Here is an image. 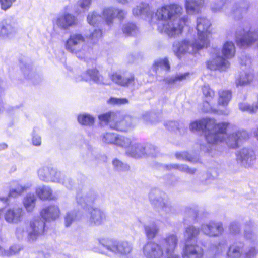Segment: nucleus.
I'll use <instances>...</instances> for the list:
<instances>
[{
  "label": "nucleus",
  "instance_id": "f257e3e1",
  "mask_svg": "<svg viewBox=\"0 0 258 258\" xmlns=\"http://www.w3.org/2000/svg\"><path fill=\"white\" fill-rule=\"evenodd\" d=\"M182 8L177 4L163 6L157 10L155 15L157 19L162 21L158 24V30L170 37H175L181 34L186 19L180 18Z\"/></svg>",
  "mask_w": 258,
  "mask_h": 258
},
{
  "label": "nucleus",
  "instance_id": "f03ea898",
  "mask_svg": "<svg viewBox=\"0 0 258 258\" xmlns=\"http://www.w3.org/2000/svg\"><path fill=\"white\" fill-rule=\"evenodd\" d=\"M227 125L225 122L217 123L213 119L206 118L191 122L189 128L192 131L205 130V136L207 144L213 145L225 140Z\"/></svg>",
  "mask_w": 258,
  "mask_h": 258
},
{
  "label": "nucleus",
  "instance_id": "7ed1b4c3",
  "mask_svg": "<svg viewBox=\"0 0 258 258\" xmlns=\"http://www.w3.org/2000/svg\"><path fill=\"white\" fill-rule=\"evenodd\" d=\"M177 236L169 234L158 242L147 243L143 248V253L146 258H162L165 253L173 252L177 244Z\"/></svg>",
  "mask_w": 258,
  "mask_h": 258
},
{
  "label": "nucleus",
  "instance_id": "20e7f679",
  "mask_svg": "<svg viewBox=\"0 0 258 258\" xmlns=\"http://www.w3.org/2000/svg\"><path fill=\"white\" fill-rule=\"evenodd\" d=\"M96 199V195L92 191H81L76 196V201L79 205L84 208H88L90 215V222L95 225H99L106 220V215L102 209L91 207Z\"/></svg>",
  "mask_w": 258,
  "mask_h": 258
},
{
  "label": "nucleus",
  "instance_id": "39448f33",
  "mask_svg": "<svg viewBox=\"0 0 258 258\" xmlns=\"http://www.w3.org/2000/svg\"><path fill=\"white\" fill-rule=\"evenodd\" d=\"M101 121L107 122L110 127L120 132H128L134 127L131 116L121 117L119 113L107 112L99 116Z\"/></svg>",
  "mask_w": 258,
  "mask_h": 258
},
{
  "label": "nucleus",
  "instance_id": "423d86ee",
  "mask_svg": "<svg viewBox=\"0 0 258 258\" xmlns=\"http://www.w3.org/2000/svg\"><path fill=\"white\" fill-rule=\"evenodd\" d=\"M98 240L106 250L114 254L127 256L133 250L132 244L126 240L118 241L108 237H100Z\"/></svg>",
  "mask_w": 258,
  "mask_h": 258
},
{
  "label": "nucleus",
  "instance_id": "0eeeda50",
  "mask_svg": "<svg viewBox=\"0 0 258 258\" xmlns=\"http://www.w3.org/2000/svg\"><path fill=\"white\" fill-rule=\"evenodd\" d=\"M210 26L211 23L207 18L199 17L197 19L198 38L195 41L194 47L198 49H202L207 48L209 45Z\"/></svg>",
  "mask_w": 258,
  "mask_h": 258
},
{
  "label": "nucleus",
  "instance_id": "6e6552de",
  "mask_svg": "<svg viewBox=\"0 0 258 258\" xmlns=\"http://www.w3.org/2000/svg\"><path fill=\"white\" fill-rule=\"evenodd\" d=\"M37 173L39 179L42 181L61 183L68 188H71L72 185V182L70 179H64L63 174L51 168L42 167L39 169Z\"/></svg>",
  "mask_w": 258,
  "mask_h": 258
},
{
  "label": "nucleus",
  "instance_id": "1a4fd4ad",
  "mask_svg": "<svg viewBox=\"0 0 258 258\" xmlns=\"http://www.w3.org/2000/svg\"><path fill=\"white\" fill-rule=\"evenodd\" d=\"M151 203L162 215L170 214L173 212L174 209L168 200L162 196V193L158 190H153L149 194Z\"/></svg>",
  "mask_w": 258,
  "mask_h": 258
},
{
  "label": "nucleus",
  "instance_id": "9d476101",
  "mask_svg": "<svg viewBox=\"0 0 258 258\" xmlns=\"http://www.w3.org/2000/svg\"><path fill=\"white\" fill-rule=\"evenodd\" d=\"M85 37L81 34H72L66 43V48L78 57L82 59L85 54Z\"/></svg>",
  "mask_w": 258,
  "mask_h": 258
},
{
  "label": "nucleus",
  "instance_id": "9b49d317",
  "mask_svg": "<svg viewBox=\"0 0 258 258\" xmlns=\"http://www.w3.org/2000/svg\"><path fill=\"white\" fill-rule=\"evenodd\" d=\"M45 223L40 218L33 219L30 223V228L27 231V239L29 242L35 241L38 237L44 232Z\"/></svg>",
  "mask_w": 258,
  "mask_h": 258
},
{
  "label": "nucleus",
  "instance_id": "f8f14e48",
  "mask_svg": "<svg viewBox=\"0 0 258 258\" xmlns=\"http://www.w3.org/2000/svg\"><path fill=\"white\" fill-rule=\"evenodd\" d=\"M25 212L22 208L15 207L5 209L4 219L10 224H17L23 220Z\"/></svg>",
  "mask_w": 258,
  "mask_h": 258
},
{
  "label": "nucleus",
  "instance_id": "ddd939ff",
  "mask_svg": "<svg viewBox=\"0 0 258 258\" xmlns=\"http://www.w3.org/2000/svg\"><path fill=\"white\" fill-rule=\"evenodd\" d=\"M17 28L14 22L5 19L0 22V38L11 39L17 33Z\"/></svg>",
  "mask_w": 258,
  "mask_h": 258
},
{
  "label": "nucleus",
  "instance_id": "4468645a",
  "mask_svg": "<svg viewBox=\"0 0 258 258\" xmlns=\"http://www.w3.org/2000/svg\"><path fill=\"white\" fill-rule=\"evenodd\" d=\"M237 161L246 168L252 167L256 161V155L252 150L244 148L237 155Z\"/></svg>",
  "mask_w": 258,
  "mask_h": 258
},
{
  "label": "nucleus",
  "instance_id": "2eb2a0df",
  "mask_svg": "<svg viewBox=\"0 0 258 258\" xmlns=\"http://www.w3.org/2000/svg\"><path fill=\"white\" fill-rule=\"evenodd\" d=\"M194 44L195 42L191 44L186 40L175 42L173 45L172 50L177 57H180L186 53H191L195 50H199V49L194 47Z\"/></svg>",
  "mask_w": 258,
  "mask_h": 258
},
{
  "label": "nucleus",
  "instance_id": "dca6fc26",
  "mask_svg": "<svg viewBox=\"0 0 258 258\" xmlns=\"http://www.w3.org/2000/svg\"><path fill=\"white\" fill-rule=\"evenodd\" d=\"M146 145L135 140L130 147L126 150V154L135 158H139L145 156L146 155H153V152H146Z\"/></svg>",
  "mask_w": 258,
  "mask_h": 258
},
{
  "label": "nucleus",
  "instance_id": "f3484780",
  "mask_svg": "<svg viewBox=\"0 0 258 258\" xmlns=\"http://www.w3.org/2000/svg\"><path fill=\"white\" fill-rule=\"evenodd\" d=\"M201 229L204 234L211 237L218 236L223 231L222 224L220 222H209L203 224Z\"/></svg>",
  "mask_w": 258,
  "mask_h": 258
},
{
  "label": "nucleus",
  "instance_id": "a211bd4d",
  "mask_svg": "<svg viewBox=\"0 0 258 258\" xmlns=\"http://www.w3.org/2000/svg\"><path fill=\"white\" fill-rule=\"evenodd\" d=\"M83 79L85 81H92L99 84L110 85L108 79H105L95 68L88 69L83 75Z\"/></svg>",
  "mask_w": 258,
  "mask_h": 258
},
{
  "label": "nucleus",
  "instance_id": "6ab92c4d",
  "mask_svg": "<svg viewBox=\"0 0 258 258\" xmlns=\"http://www.w3.org/2000/svg\"><path fill=\"white\" fill-rule=\"evenodd\" d=\"M110 77L114 83L121 86L128 87L134 84L135 77L132 74L115 72Z\"/></svg>",
  "mask_w": 258,
  "mask_h": 258
},
{
  "label": "nucleus",
  "instance_id": "aec40b11",
  "mask_svg": "<svg viewBox=\"0 0 258 258\" xmlns=\"http://www.w3.org/2000/svg\"><path fill=\"white\" fill-rule=\"evenodd\" d=\"M204 249L197 244L185 243L183 249L182 256L183 258H202Z\"/></svg>",
  "mask_w": 258,
  "mask_h": 258
},
{
  "label": "nucleus",
  "instance_id": "412c9836",
  "mask_svg": "<svg viewBox=\"0 0 258 258\" xmlns=\"http://www.w3.org/2000/svg\"><path fill=\"white\" fill-rule=\"evenodd\" d=\"M202 92L205 97L204 111L215 110L213 106V100L215 96L214 91L208 85H204L202 88Z\"/></svg>",
  "mask_w": 258,
  "mask_h": 258
},
{
  "label": "nucleus",
  "instance_id": "4be33fe9",
  "mask_svg": "<svg viewBox=\"0 0 258 258\" xmlns=\"http://www.w3.org/2000/svg\"><path fill=\"white\" fill-rule=\"evenodd\" d=\"M207 67L211 70L226 71L230 66L229 61L221 56H217L207 62Z\"/></svg>",
  "mask_w": 258,
  "mask_h": 258
},
{
  "label": "nucleus",
  "instance_id": "5701e85b",
  "mask_svg": "<svg viewBox=\"0 0 258 258\" xmlns=\"http://www.w3.org/2000/svg\"><path fill=\"white\" fill-rule=\"evenodd\" d=\"M125 13L120 10L115 8H106L103 11V17L108 25L113 22V19L116 17L119 19L123 18Z\"/></svg>",
  "mask_w": 258,
  "mask_h": 258
},
{
  "label": "nucleus",
  "instance_id": "b1692460",
  "mask_svg": "<svg viewBox=\"0 0 258 258\" xmlns=\"http://www.w3.org/2000/svg\"><path fill=\"white\" fill-rule=\"evenodd\" d=\"M60 211L56 206H50L44 208L41 212L42 217L46 221L53 220L59 217Z\"/></svg>",
  "mask_w": 258,
  "mask_h": 258
},
{
  "label": "nucleus",
  "instance_id": "393cba45",
  "mask_svg": "<svg viewBox=\"0 0 258 258\" xmlns=\"http://www.w3.org/2000/svg\"><path fill=\"white\" fill-rule=\"evenodd\" d=\"M246 137L247 133L245 132L238 131L229 135L226 142L230 148H236L238 146L239 142Z\"/></svg>",
  "mask_w": 258,
  "mask_h": 258
},
{
  "label": "nucleus",
  "instance_id": "a878e982",
  "mask_svg": "<svg viewBox=\"0 0 258 258\" xmlns=\"http://www.w3.org/2000/svg\"><path fill=\"white\" fill-rule=\"evenodd\" d=\"M244 245L236 243L231 245L226 253V258H243Z\"/></svg>",
  "mask_w": 258,
  "mask_h": 258
},
{
  "label": "nucleus",
  "instance_id": "bb28decb",
  "mask_svg": "<svg viewBox=\"0 0 258 258\" xmlns=\"http://www.w3.org/2000/svg\"><path fill=\"white\" fill-rule=\"evenodd\" d=\"M76 23V19L70 14H65L58 18L56 21V25L60 28L67 29Z\"/></svg>",
  "mask_w": 258,
  "mask_h": 258
},
{
  "label": "nucleus",
  "instance_id": "cd10ccee",
  "mask_svg": "<svg viewBox=\"0 0 258 258\" xmlns=\"http://www.w3.org/2000/svg\"><path fill=\"white\" fill-rule=\"evenodd\" d=\"M204 0H186L185 8L188 14H193L199 13L202 8Z\"/></svg>",
  "mask_w": 258,
  "mask_h": 258
},
{
  "label": "nucleus",
  "instance_id": "c85d7f7f",
  "mask_svg": "<svg viewBox=\"0 0 258 258\" xmlns=\"http://www.w3.org/2000/svg\"><path fill=\"white\" fill-rule=\"evenodd\" d=\"M37 198L34 194H27L23 200V206L27 212H32L35 207Z\"/></svg>",
  "mask_w": 258,
  "mask_h": 258
},
{
  "label": "nucleus",
  "instance_id": "c756f323",
  "mask_svg": "<svg viewBox=\"0 0 258 258\" xmlns=\"http://www.w3.org/2000/svg\"><path fill=\"white\" fill-rule=\"evenodd\" d=\"M218 105L225 107L230 102L232 98V93L230 90L220 89L218 91Z\"/></svg>",
  "mask_w": 258,
  "mask_h": 258
},
{
  "label": "nucleus",
  "instance_id": "7c9ffc66",
  "mask_svg": "<svg viewBox=\"0 0 258 258\" xmlns=\"http://www.w3.org/2000/svg\"><path fill=\"white\" fill-rule=\"evenodd\" d=\"M199 234V230L192 225H190L185 228L184 232V239L185 243L194 240Z\"/></svg>",
  "mask_w": 258,
  "mask_h": 258
},
{
  "label": "nucleus",
  "instance_id": "2f4dec72",
  "mask_svg": "<svg viewBox=\"0 0 258 258\" xmlns=\"http://www.w3.org/2000/svg\"><path fill=\"white\" fill-rule=\"evenodd\" d=\"M253 79V73L250 71H246L241 73L239 76L236 79V84L237 86L246 85L250 83Z\"/></svg>",
  "mask_w": 258,
  "mask_h": 258
},
{
  "label": "nucleus",
  "instance_id": "473e14b6",
  "mask_svg": "<svg viewBox=\"0 0 258 258\" xmlns=\"http://www.w3.org/2000/svg\"><path fill=\"white\" fill-rule=\"evenodd\" d=\"M36 194L42 200L53 199L52 190L47 186L43 185L38 187L36 190Z\"/></svg>",
  "mask_w": 258,
  "mask_h": 258
},
{
  "label": "nucleus",
  "instance_id": "72a5a7b5",
  "mask_svg": "<svg viewBox=\"0 0 258 258\" xmlns=\"http://www.w3.org/2000/svg\"><path fill=\"white\" fill-rule=\"evenodd\" d=\"M133 13L135 16L146 15L152 16V10L148 4H141L133 10Z\"/></svg>",
  "mask_w": 258,
  "mask_h": 258
},
{
  "label": "nucleus",
  "instance_id": "f704fd0d",
  "mask_svg": "<svg viewBox=\"0 0 258 258\" xmlns=\"http://www.w3.org/2000/svg\"><path fill=\"white\" fill-rule=\"evenodd\" d=\"M31 186L30 184L21 185L16 184L14 187H11L10 190L9 196L13 198L20 196L23 192L28 189Z\"/></svg>",
  "mask_w": 258,
  "mask_h": 258
},
{
  "label": "nucleus",
  "instance_id": "c9c22d12",
  "mask_svg": "<svg viewBox=\"0 0 258 258\" xmlns=\"http://www.w3.org/2000/svg\"><path fill=\"white\" fill-rule=\"evenodd\" d=\"M144 230L148 239L154 238L159 231V228L155 223L144 225Z\"/></svg>",
  "mask_w": 258,
  "mask_h": 258
},
{
  "label": "nucleus",
  "instance_id": "e433bc0d",
  "mask_svg": "<svg viewBox=\"0 0 258 258\" xmlns=\"http://www.w3.org/2000/svg\"><path fill=\"white\" fill-rule=\"evenodd\" d=\"M222 53L226 58H232L235 53V47L234 43L232 42H226L223 45Z\"/></svg>",
  "mask_w": 258,
  "mask_h": 258
},
{
  "label": "nucleus",
  "instance_id": "4c0bfd02",
  "mask_svg": "<svg viewBox=\"0 0 258 258\" xmlns=\"http://www.w3.org/2000/svg\"><path fill=\"white\" fill-rule=\"evenodd\" d=\"M134 140V139L131 138L117 135L115 145L124 148L126 150L130 147Z\"/></svg>",
  "mask_w": 258,
  "mask_h": 258
},
{
  "label": "nucleus",
  "instance_id": "58836bf2",
  "mask_svg": "<svg viewBox=\"0 0 258 258\" xmlns=\"http://www.w3.org/2000/svg\"><path fill=\"white\" fill-rule=\"evenodd\" d=\"M189 75V74L188 73L177 74L174 76L167 77L165 79V81L166 83L169 85L174 84L178 82L185 80Z\"/></svg>",
  "mask_w": 258,
  "mask_h": 258
},
{
  "label": "nucleus",
  "instance_id": "ea45409f",
  "mask_svg": "<svg viewBox=\"0 0 258 258\" xmlns=\"http://www.w3.org/2000/svg\"><path fill=\"white\" fill-rule=\"evenodd\" d=\"M258 254V243L250 244L247 250L243 252V258H256Z\"/></svg>",
  "mask_w": 258,
  "mask_h": 258
},
{
  "label": "nucleus",
  "instance_id": "a19ab883",
  "mask_svg": "<svg viewBox=\"0 0 258 258\" xmlns=\"http://www.w3.org/2000/svg\"><path fill=\"white\" fill-rule=\"evenodd\" d=\"M91 0H79L75 6V11L80 13L87 11L91 5Z\"/></svg>",
  "mask_w": 258,
  "mask_h": 258
},
{
  "label": "nucleus",
  "instance_id": "79ce46f5",
  "mask_svg": "<svg viewBox=\"0 0 258 258\" xmlns=\"http://www.w3.org/2000/svg\"><path fill=\"white\" fill-rule=\"evenodd\" d=\"M244 236L246 239L249 241L250 244L258 243L257 235L250 228H246L244 230Z\"/></svg>",
  "mask_w": 258,
  "mask_h": 258
},
{
  "label": "nucleus",
  "instance_id": "37998d69",
  "mask_svg": "<svg viewBox=\"0 0 258 258\" xmlns=\"http://www.w3.org/2000/svg\"><path fill=\"white\" fill-rule=\"evenodd\" d=\"M153 68L155 71L159 69H164L168 71L170 69L169 61L166 58L159 59L155 62Z\"/></svg>",
  "mask_w": 258,
  "mask_h": 258
},
{
  "label": "nucleus",
  "instance_id": "c03bdc74",
  "mask_svg": "<svg viewBox=\"0 0 258 258\" xmlns=\"http://www.w3.org/2000/svg\"><path fill=\"white\" fill-rule=\"evenodd\" d=\"M78 122L84 125H91L94 121V118L88 114H82L78 117Z\"/></svg>",
  "mask_w": 258,
  "mask_h": 258
},
{
  "label": "nucleus",
  "instance_id": "a18cd8bd",
  "mask_svg": "<svg viewBox=\"0 0 258 258\" xmlns=\"http://www.w3.org/2000/svg\"><path fill=\"white\" fill-rule=\"evenodd\" d=\"M166 167L168 170L177 169L181 171L191 174H194L195 172V169L190 168L186 165H184L171 164L169 165H166Z\"/></svg>",
  "mask_w": 258,
  "mask_h": 258
},
{
  "label": "nucleus",
  "instance_id": "49530a36",
  "mask_svg": "<svg viewBox=\"0 0 258 258\" xmlns=\"http://www.w3.org/2000/svg\"><path fill=\"white\" fill-rule=\"evenodd\" d=\"M117 135H118L115 133H106L102 136V141L104 143L107 144L115 145Z\"/></svg>",
  "mask_w": 258,
  "mask_h": 258
},
{
  "label": "nucleus",
  "instance_id": "de8ad7c7",
  "mask_svg": "<svg viewBox=\"0 0 258 258\" xmlns=\"http://www.w3.org/2000/svg\"><path fill=\"white\" fill-rule=\"evenodd\" d=\"M246 12V9L235 6L232 8L229 15L235 19H239Z\"/></svg>",
  "mask_w": 258,
  "mask_h": 258
},
{
  "label": "nucleus",
  "instance_id": "09e8293b",
  "mask_svg": "<svg viewBox=\"0 0 258 258\" xmlns=\"http://www.w3.org/2000/svg\"><path fill=\"white\" fill-rule=\"evenodd\" d=\"M22 249V247L19 245L11 246L8 249H4L3 256H11L18 253Z\"/></svg>",
  "mask_w": 258,
  "mask_h": 258
},
{
  "label": "nucleus",
  "instance_id": "8fccbe9b",
  "mask_svg": "<svg viewBox=\"0 0 258 258\" xmlns=\"http://www.w3.org/2000/svg\"><path fill=\"white\" fill-rule=\"evenodd\" d=\"M102 17L96 12L90 13L87 17V21L91 25H95L101 21Z\"/></svg>",
  "mask_w": 258,
  "mask_h": 258
},
{
  "label": "nucleus",
  "instance_id": "3c124183",
  "mask_svg": "<svg viewBox=\"0 0 258 258\" xmlns=\"http://www.w3.org/2000/svg\"><path fill=\"white\" fill-rule=\"evenodd\" d=\"M108 104L112 105H120L128 103V100L125 98L111 97L108 101Z\"/></svg>",
  "mask_w": 258,
  "mask_h": 258
},
{
  "label": "nucleus",
  "instance_id": "603ef678",
  "mask_svg": "<svg viewBox=\"0 0 258 258\" xmlns=\"http://www.w3.org/2000/svg\"><path fill=\"white\" fill-rule=\"evenodd\" d=\"M137 27L133 24H127L124 26L123 32L126 35H132L136 32Z\"/></svg>",
  "mask_w": 258,
  "mask_h": 258
},
{
  "label": "nucleus",
  "instance_id": "864d4df0",
  "mask_svg": "<svg viewBox=\"0 0 258 258\" xmlns=\"http://www.w3.org/2000/svg\"><path fill=\"white\" fill-rule=\"evenodd\" d=\"M76 214L74 212H69L64 217V224L66 227H69L75 221Z\"/></svg>",
  "mask_w": 258,
  "mask_h": 258
},
{
  "label": "nucleus",
  "instance_id": "5fc2aeb1",
  "mask_svg": "<svg viewBox=\"0 0 258 258\" xmlns=\"http://www.w3.org/2000/svg\"><path fill=\"white\" fill-rule=\"evenodd\" d=\"M239 109L243 111H247L250 113H254L253 106L246 103H241L239 105Z\"/></svg>",
  "mask_w": 258,
  "mask_h": 258
},
{
  "label": "nucleus",
  "instance_id": "6e6d98bb",
  "mask_svg": "<svg viewBox=\"0 0 258 258\" xmlns=\"http://www.w3.org/2000/svg\"><path fill=\"white\" fill-rule=\"evenodd\" d=\"M230 232L234 235H236L240 232V227L238 223L237 222H232L229 226Z\"/></svg>",
  "mask_w": 258,
  "mask_h": 258
},
{
  "label": "nucleus",
  "instance_id": "4d7b16f0",
  "mask_svg": "<svg viewBox=\"0 0 258 258\" xmlns=\"http://www.w3.org/2000/svg\"><path fill=\"white\" fill-rule=\"evenodd\" d=\"M16 0H0L1 8L2 10L6 11L9 9Z\"/></svg>",
  "mask_w": 258,
  "mask_h": 258
},
{
  "label": "nucleus",
  "instance_id": "13d9d810",
  "mask_svg": "<svg viewBox=\"0 0 258 258\" xmlns=\"http://www.w3.org/2000/svg\"><path fill=\"white\" fill-rule=\"evenodd\" d=\"M175 156L178 159L187 160L191 162L194 161V160L189 156L187 153H177Z\"/></svg>",
  "mask_w": 258,
  "mask_h": 258
},
{
  "label": "nucleus",
  "instance_id": "bf43d9fd",
  "mask_svg": "<svg viewBox=\"0 0 258 258\" xmlns=\"http://www.w3.org/2000/svg\"><path fill=\"white\" fill-rule=\"evenodd\" d=\"M185 213L186 216L191 217L192 219H195L197 216V212L195 209L187 208L185 209Z\"/></svg>",
  "mask_w": 258,
  "mask_h": 258
},
{
  "label": "nucleus",
  "instance_id": "052dcab7",
  "mask_svg": "<svg viewBox=\"0 0 258 258\" xmlns=\"http://www.w3.org/2000/svg\"><path fill=\"white\" fill-rule=\"evenodd\" d=\"M113 165L118 170H123L125 168V166L123 163L118 159H114L113 161Z\"/></svg>",
  "mask_w": 258,
  "mask_h": 258
},
{
  "label": "nucleus",
  "instance_id": "680f3d73",
  "mask_svg": "<svg viewBox=\"0 0 258 258\" xmlns=\"http://www.w3.org/2000/svg\"><path fill=\"white\" fill-rule=\"evenodd\" d=\"M102 36V32L99 29H95L93 31L92 34L89 36V38L93 40H97L100 38Z\"/></svg>",
  "mask_w": 258,
  "mask_h": 258
},
{
  "label": "nucleus",
  "instance_id": "e2e57ef3",
  "mask_svg": "<svg viewBox=\"0 0 258 258\" xmlns=\"http://www.w3.org/2000/svg\"><path fill=\"white\" fill-rule=\"evenodd\" d=\"M32 142L33 145L39 146L41 144V139L40 136L34 134L32 137Z\"/></svg>",
  "mask_w": 258,
  "mask_h": 258
},
{
  "label": "nucleus",
  "instance_id": "0e129e2a",
  "mask_svg": "<svg viewBox=\"0 0 258 258\" xmlns=\"http://www.w3.org/2000/svg\"><path fill=\"white\" fill-rule=\"evenodd\" d=\"M16 236L18 239H22L24 237V230L22 227H18L15 232Z\"/></svg>",
  "mask_w": 258,
  "mask_h": 258
},
{
  "label": "nucleus",
  "instance_id": "69168bd1",
  "mask_svg": "<svg viewBox=\"0 0 258 258\" xmlns=\"http://www.w3.org/2000/svg\"><path fill=\"white\" fill-rule=\"evenodd\" d=\"M167 128L169 130L173 131L176 128H177L178 123L175 121H169L166 124Z\"/></svg>",
  "mask_w": 258,
  "mask_h": 258
},
{
  "label": "nucleus",
  "instance_id": "338daca9",
  "mask_svg": "<svg viewBox=\"0 0 258 258\" xmlns=\"http://www.w3.org/2000/svg\"><path fill=\"white\" fill-rule=\"evenodd\" d=\"M146 148H147L146 152H153V155H150V156H155L156 155L157 148L152 145H146Z\"/></svg>",
  "mask_w": 258,
  "mask_h": 258
},
{
  "label": "nucleus",
  "instance_id": "774afa93",
  "mask_svg": "<svg viewBox=\"0 0 258 258\" xmlns=\"http://www.w3.org/2000/svg\"><path fill=\"white\" fill-rule=\"evenodd\" d=\"M174 252H171V253H165L168 256L167 258H179V256L174 253Z\"/></svg>",
  "mask_w": 258,
  "mask_h": 258
}]
</instances>
